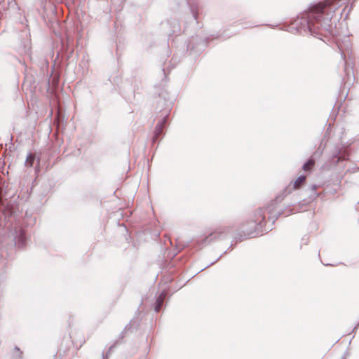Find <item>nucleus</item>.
Masks as SVG:
<instances>
[{
    "instance_id": "6e6552de",
    "label": "nucleus",
    "mask_w": 359,
    "mask_h": 359,
    "mask_svg": "<svg viewBox=\"0 0 359 359\" xmlns=\"http://www.w3.org/2000/svg\"><path fill=\"white\" fill-rule=\"evenodd\" d=\"M20 238L21 240H23V239H24V236H23V234H22V233H20Z\"/></svg>"
},
{
    "instance_id": "f03ea898",
    "label": "nucleus",
    "mask_w": 359,
    "mask_h": 359,
    "mask_svg": "<svg viewBox=\"0 0 359 359\" xmlns=\"http://www.w3.org/2000/svg\"><path fill=\"white\" fill-rule=\"evenodd\" d=\"M35 161V155L33 153H29L26 158L25 161V166L27 168H31L33 166Z\"/></svg>"
},
{
    "instance_id": "f257e3e1",
    "label": "nucleus",
    "mask_w": 359,
    "mask_h": 359,
    "mask_svg": "<svg viewBox=\"0 0 359 359\" xmlns=\"http://www.w3.org/2000/svg\"><path fill=\"white\" fill-rule=\"evenodd\" d=\"M330 4L331 0H329L323 3H320L311 8L308 15L307 20V27L311 33L318 34L320 32L323 27L320 18L324 12L323 11L327 6L330 5Z\"/></svg>"
},
{
    "instance_id": "1a4fd4ad",
    "label": "nucleus",
    "mask_w": 359,
    "mask_h": 359,
    "mask_svg": "<svg viewBox=\"0 0 359 359\" xmlns=\"http://www.w3.org/2000/svg\"><path fill=\"white\" fill-rule=\"evenodd\" d=\"M339 159H345V157L339 156Z\"/></svg>"
},
{
    "instance_id": "7ed1b4c3",
    "label": "nucleus",
    "mask_w": 359,
    "mask_h": 359,
    "mask_svg": "<svg viewBox=\"0 0 359 359\" xmlns=\"http://www.w3.org/2000/svg\"><path fill=\"white\" fill-rule=\"evenodd\" d=\"M305 180H306L305 176L299 177L294 183V189H298L301 186V184L304 182Z\"/></svg>"
},
{
    "instance_id": "423d86ee",
    "label": "nucleus",
    "mask_w": 359,
    "mask_h": 359,
    "mask_svg": "<svg viewBox=\"0 0 359 359\" xmlns=\"http://www.w3.org/2000/svg\"><path fill=\"white\" fill-rule=\"evenodd\" d=\"M163 301V298L161 297V296L158 298L157 302H156L157 306H156V311H158V310L160 309V306H161V304H162Z\"/></svg>"
},
{
    "instance_id": "20e7f679",
    "label": "nucleus",
    "mask_w": 359,
    "mask_h": 359,
    "mask_svg": "<svg viewBox=\"0 0 359 359\" xmlns=\"http://www.w3.org/2000/svg\"><path fill=\"white\" fill-rule=\"evenodd\" d=\"M314 165V161L313 159H309L308 162H306L304 166L303 169L304 170H309L311 169V168Z\"/></svg>"
},
{
    "instance_id": "0eeeda50",
    "label": "nucleus",
    "mask_w": 359,
    "mask_h": 359,
    "mask_svg": "<svg viewBox=\"0 0 359 359\" xmlns=\"http://www.w3.org/2000/svg\"><path fill=\"white\" fill-rule=\"evenodd\" d=\"M161 131V126H158L157 128H156V132L158 133H160Z\"/></svg>"
},
{
    "instance_id": "39448f33",
    "label": "nucleus",
    "mask_w": 359,
    "mask_h": 359,
    "mask_svg": "<svg viewBox=\"0 0 359 359\" xmlns=\"http://www.w3.org/2000/svg\"><path fill=\"white\" fill-rule=\"evenodd\" d=\"M257 213L259 215V218H257L256 222L258 223H261L262 221L264 220L265 217L262 210H259Z\"/></svg>"
}]
</instances>
